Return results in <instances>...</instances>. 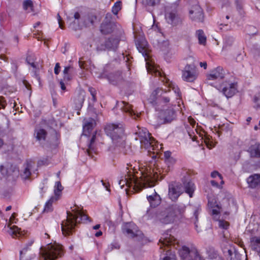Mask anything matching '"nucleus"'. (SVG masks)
Segmentation results:
<instances>
[{
  "label": "nucleus",
  "instance_id": "obj_1",
  "mask_svg": "<svg viewBox=\"0 0 260 260\" xmlns=\"http://www.w3.org/2000/svg\"><path fill=\"white\" fill-rule=\"evenodd\" d=\"M67 219L61 224V231L64 236L72 234L78 223L85 222L89 218L77 206L72 208L71 211H67Z\"/></svg>",
  "mask_w": 260,
  "mask_h": 260
},
{
  "label": "nucleus",
  "instance_id": "obj_2",
  "mask_svg": "<svg viewBox=\"0 0 260 260\" xmlns=\"http://www.w3.org/2000/svg\"><path fill=\"white\" fill-rule=\"evenodd\" d=\"M146 45V41L144 40H142L141 42H139V41H137V48L139 52L141 53L145 58V60L146 61V68L148 73L154 75L155 76L160 77L161 81L166 84V86L172 87L173 83L171 82H170L169 80L167 79L166 77H164L163 73H162L159 70V67L152 61L150 62L148 61L147 59L149 57V56L147 52Z\"/></svg>",
  "mask_w": 260,
  "mask_h": 260
},
{
  "label": "nucleus",
  "instance_id": "obj_3",
  "mask_svg": "<svg viewBox=\"0 0 260 260\" xmlns=\"http://www.w3.org/2000/svg\"><path fill=\"white\" fill-rule=\"evenodd\" d=\"M106 135L117 146L122 145L125 141L124 128L122 123H109L105 127Z\"/></svg>",
  "mask_w": 260,
  "mask_h": 260
},
{
  "label": "nucleus",
  "instance_id": "obj_4",
  "mask_svg": "<svg viewBox=\"0 0 260 260\" xmlns=\"http://www.w3.org/2000/svg\"><path fill=\"white\" fill-rule=\"evenodd\" d=\"M63 250L60 245L56 242L47 244L42 251L43 260H55L63 255Z\"/></svg>",
  "mask_w": 260,
  "mask_h": 260
},
{
  "label": "nucleus",
  "instance_id": "obj_5",
  "mask_svg": "<svg viewBox=\"0 0 260 260\" xmlns=\"http://www.w3.org/2000/svg\"><path fill=\"white\" fill-rule=\"evenodd\" d=\"M146 181L147 180H145V178L144 180L142 179L139 180L138 177L130 175L127 178L121 179L119 181V185L121 188H123L124 185H126L129 188H132L135 191H139L145 187Z\"/></svg>",
  "mask_w": 260,
  "mask_h": 260
},
{
  "label": "nucleus",
  "instance_id": "obj_6",
  "mask_svg": "<svg viewBox=\"0 0 260 260\" xmlns=\"http://www.w3.org/2000/svg\"><path fill=\"white\" fill-rule=\"evenodd\" d=\"M180 259L204 260L196 248L185 245L180 246Z\"/></svg>",
  "mask_w": 260,
  "mask_h": 260
},
{
  "label": "nucleus",
  "instance_id": "obj_7",
  "mask_svg": "<svg viewBox=\"0 0 260 260\" xmlns=\"http://www.w3.org/2000/svg\"><path fill=\"white\" fill-rule=\"evenodd\" d=\"M199 72L193 64H186L182 71V78L186 82H193L198 78Z\"/></svg>",
  "mask_w": 260,
  "mask_h": 260
},
{
  "label": "nucleus",
  "instance_id": "obj_8",
  "mask_svg": "<svg viewBox=\"0 0 260 260\" xmlns=\"http://www.w3.org/2000/svg\"><path fill=\"white\" fill-rule=\"evenodd\" d=\"M122 231L127 236L133 238H136L138 240L142 239L144 237L143 234L138 230L137 226L133 222L124 224L122 227Z\"/></svg>",
  "mask_w": 260,
  "mask_h": 260
},
{
  "label": "nucleus",
  "instance_id": "obj_9",
  "mask_svg": "<svg viewBox=\"0 0 260 260\" xmlns=\"http://www.w3.org/2000/svg\"><path fill=\"white\" fill-rule=\"evenodd\" d=\"M181 175H183L182 179L183 182L182 187L184 191L188 194L190 198H191L195 189L194 184L191 181L189 175L187 172L183 171V172L181 173Z\"/></svg>",
  "mask_w": 260,
  "mask_h": 260
},
{
  "label": "nucleus",
  "instance_id": "obj_10",
  "mask_svg": "<svg viewBox=\"0 0 260 260\" xmlns=\"http://www.w3.org/2000/svg\"><path fill=\"white\" fill-rule=\"evenodd\" d=\"M168 199L172 202L176 203L179 198V182L172 181L168 184Z\"/></svg>",
  "mask_w": 260,
  "mask_h": 260
},
{
  "label": "nucleus",
  "instance_id": "obj_11",
  "mask_svg": "<svg viewBox=\"0 0 260 260\" xmlns=\"http://www.w3.org/2000/svg\"><path fill=\"white\" fill-rule=\"evenodd\" d=\"M119 39L117 37H111L108 39H106L104 44L102 43L100 45H98L97 49L99 50H115L118 45Z\"/></svg>",
  "mask_w": 260,
  "mask_h": 260
},
{
  "label": "nucleus",
  "instance_id": "obj_12",
  "mask_svg": "<svg viewBox=\"0 0 260 260\" xmlns=\"http://www.w3.org/2000/svg\"><path fill=\"white\" fill-rule=\"evenodd\" d=\"M75 20H77L78 23V27L79 28L80 23L81 25L89 26L93 24L94 21L96 19V17L93 14H88L81 19L82 21L79 22L80 19V15L78 12H76L74 15Z\"/></svg>",
  "mask_w": 260,
  "mask_h": 260
},
{
  "label": "nucleus",
  "instance_id": "obj_13",
  "mask_svg": "<svg viewBox=\"0 0 260 260\" xmlns=\"http://www.w3.org/2000/svg\"><path fill=\"white\" fill-rule=\"evenodd\" d=\"M189 14L190 18L192 20L197 22H203L204 19L203 12L198 4H196L190 8Z\"/></svg>",
  "mask_w": 260,
  "mask_h": 260
},
{
  "label": "nucleus",
  "instance_id": "obj_14",
  "mask_svg": "<svg viewBox=\"0 0 260 260\" xmlns=\"http://www.w3.org/2000/svg\"><path fill=\"white\" fill-rule=\"evenodd\" d=\"M153 142L148 145H145V147L148 149V152L149 153L150 156L155 159L157 157V155L160 152L162 149V144H159L153 138H152Z\"/></svg>",
  "mask_w": 260,
  "mask_h": 260
},
{
  "label": "nucleus",
  "instance_id": "obj_15",
  "mask_svg": "<svg viewBox=\"0 0 260 260\" xmlns=\"http://www.w3.org/2000/svg\"><path fill=\"white\" fill-rule=\"evenodd\" d=\"M225 71L222 68L218 67L211 71L210 73L207 75L206 81L207 83L210 80H219L224 78Z\"/></svg>",
  "mask_w": 260,
  "mask_h": 260
},
{
  "label": "nucleus",
  "instance_id": "obj_16",
  "mask_svg": "<svg viewBox=\"0 0 260 260\" xmlns=\"http://www.w3.org/2000/svg\"><path fill=\"white\" fill-rule=\"evenodd\" d=\"M139 137V140L142 144L145 145H148V144L152 143V137L150 136V134L146 128H139L138 131L136 132Z\"/></svg>",
  "mask_w": 260,
  "mask_h": 260
},
{
  "label": "nucleus",
  "instance_id": "obj_17",
  "mask_svg": "<svg viewBox=\"0 0 260 260\" xmlns=\"http://www.w3.org/2000/svg\"><path fill=\"white\" fill-rule=\"evenodd\" d=\"M178 9L177 7H171L170 10L168 11L165 14V18L167 22L172 25L176 24L177 22Z\"/></svg>",
  "mask_w": 260,
  "mask_h": 260
},
{
  "label": "nucleus",
  "instance_id": "obj_18",
  "mask_svg": "<svg viewBox=\"0 0 260 260\" xmlns=\"http://www.w3.org/2000/svg\"><path fill=\"white\" fill-rule=\"evenodd\" d=\"M176 114L173 109H168L166 111H162L159 115L160 119L164 120L165 123L170 122L176 117Z\"/></svg>",
  "mask_w": 260,
  "mask_h": 260
},
{
  "label": "nucleus",
  "instance_id": "obj_19",
  "mask_svg": "<svg viewBox=\"0 0 260 260\" xmlns=\"http://www.w3.org/2000/svg\"><path fill=\"white\" fill-rule=\"evenodd\" d=\"M95 121L92 118L84 119L83 125V134L85 136H88L91 132L93 127L95 125Z\"/></svg>",
  "mask_w": 260,
  "mask_h": 260
},
{
  "label": "nucleus",
  "instance_id": "obj_20",
  "mask_svg": "<svg viewBox=\"0 0 260 260\" xmlns=\"http://www.w3.org/2000/svg\"><path fill=\"white\" fill-rule=\"evenodd\" d=\"M147 199L150 204V206L152 208H155L161 203V198L159 194L154 190L153 193L151 195H147Z\"/></svg>",
  "mask_w": 260,
  "mask_h": 260
},
{
  "label": "nucleus",
  "instance_id": "obj_21",
  "mask_svg": "<svg viewBox=\"0 0 260 260\" xmlns=\"http://www.w3.org/2000/svg\"><path fill=\"white\" fill-rule=\"evenodd\" d=\"M176 217V214L175 211L171 208H168L167 210V214L160 220L163 223L169 224L173 222Z\"/></svg>",
  "mask_w": 260,
  "mask_h": 260
},
{
  "label": "nucleus",
  "instance_id": "obj_22",
  "mask_svg": "<svg viewBox=\"0 0 260 260\" xmlns=\"http://www.w3.org/2000/svg\"><path fill=\"white\" fill-rule=\"evenodd\" d=\"M249 186L252 188L260 186V174H255L250 176L247 179Z\"/></svg>",
  "mask_w": 260,
  "mask_h": 260
},
{
  "label": "nucleus",
  "instance_id": "obj_23",
  "mask_svg": "<svg viewBox=\"0 0 260 260\" xmlns=\"http://www.w3.org/2000/svg\"><path fill=\"white\" fill-rule=\"evenodd\" d=\"M75 73V69L73 67L71 66L65 67L63 71V80L64 81L71 80Z\"/></svg>",
  "mask_w": 260,
  "mask_h": 260
},
{
  "label": "nucleus",
  "instance_id": "obj_24",
  "mask_svg": "<svg viewBox=\"0 0 260 260\" xmlns=\"http://www.w3.org/2000/svg\"><path fill=\"white\" fill-rule=\"evenodd\" d=\"M122 103L123 106L121 107V109H122L124 112L128 113V114L134 119H136L137 117L139 116L140 114L135 113L132 108V105H129L128 103L125 102H122Z\"/></svg>",
  "mask_w": 260,
  "mask_h": 260
},
{
  "label": "nucleus",
  "instance_id": "obj_25",
  "mask_svg": "<svg viewBox=\"0 0 260 260\" xmlns=\"http://www.w3.org/2000/svg\"><path fill=\"white\" fill-rule=\"evenodd\" d=\"M236 90L234 84L230 83L223 88L222 91L225 96L229 98L232 97L235 94Z\"/></svg>",
  "mask_w": 260,
  "mask_h": 260
},
{
  "label": "nucleus",
  "instance_id": "obj_26",
  "mask_svg": "<svg viewBox=\"0 0 260 260\" xmlns=\"http://www.w3.org/2000/svg\"><path fill=\"white\" fill-rule=\"evenodd\" d=\"M114 24L112 22H103L101 25V31L104 34H108L113 31Z\"/></svg>",
  "mask_w": 260,
  "mask_h": 260
},
{
  "label": "nucleus",
  "instance_id": "obj_27",
  "mask_svg": "<svg viewBox=\"0 0 260 260\" xmlns=\"http://www.w3.org/2000/svg\"><path fill=\"white\" fill-rule=\"evenodd\" d=\"M248 151L251 157H260V144L255 143L251 145L248 149Z\"/></svg>",
  "mask_w": 260,
  "mask_h": 260
},
{
  "label": "nucleus",
  "instance_id": "obj_28",
  "mask_svg": "<svg viewBox=\"0 0 260 260\" xmlns=\"http://www.w3.org/2000/svg\"><path fill=\"white\" fill-rule=\"evenodd\" d=\"M35 135L37 140L40 142H44L47 136V132L43 128H36Z\"/></svg>",
  "mask_w": 260,
  "mask_h": 260
},
{
  "label": "nucleus",
  "instance_id": "obj_29",
  "mask_svg": "<svg viewBox=\"0 0 260 260\" xmlns=\"http://www.w3.org/2000/svg\"><path fill=\"white\" fill-rule=\"evenodd\" d=\"M85 94L84 92H80L77 96L74 99V102L76 108H81L84 101Z\"/></svg>",
  "mask_w": 260,
  "mask_h": 260
},
{
  "label": "nucleus",
  "instance_id": "obj_30",
  "mask_svg": "<svg viewBox=\"0 0 260 260\" xmlns=\"http://www.w3.org/2000/svg\"><path fill=\"white\" fill-rule=\"evenodd\" d=\"M209 206L212 208V215L215 220H218L217 216L220 213L221 207L218 205H215L212 202L209 201Z\"/></svg>",
  "mask_w": 260,
  "mask_h": 260
},
{
  "label": "nucleus",
  "instance_id": "obj_31",
  "mask_svg": "<svg viewBox=\"0 0 260 260\" xmlns=\"http://www.w3.org/2000/svg\"><path fill=\"white\" fill-rule=\"evenodd\" d=\"M123 78L121 73L117 72L115 74H111L109 76L110 82L112 84H116L122 81Z\"/></svg>",
  "mask_w": 260,
  "mask_h": 260
},
{
  "label": "nucleus",
  "instance_id": "obj_32",
  "mask_svg": "<svg viewBox=\"0 0 260 260\" xmlns=\"http://www.w3.org/2000/svg\"><path fill=\"white\" fill-rule=\"evenodd\" d=\"M57 198H55L53 197H52L45 204L44 209V212H51L53 210V206L52 204L53 203L57 201Z\"/></svg>",
  "mask_w": 260,
  "mask_h": 260
},
{
  "label": "nucleus",
  "instance_id": "obj_33",
  "mask_svg": "<svg viewBox=\"0 0 260 260\" xmlns=\"http://www.w3.org/2000/svg\"><path fill=\"white\" fill-rule=\"evenodd\" d=\"M196 36L198 39L200 44L205 45L206 43V37L202 29L198 30L196 31Z\"/></svg>",
  "mask_w": 260,
  "mask_h": 260
},
{
  "label": "nucleus",
  "instance_id": "obj_34",
  "mask_svg": "<svg viewBox=\"0 0 260 260\" xmlns=\"http://www.w3.org/2000/svg\"><path fill=\"white\" fill-rule=\"evenodd\" d=\"M63 189V187L61 185L60 182H56L54 186V192L55 196L54 197L57 198V199H58Z\"/></svg>",
  "mask_w": 260,
  "mask_h": 260
},
{
  "label": "nucleus",
  "instance_id": "obj_35",
  "mask_svg": "<svg viewBox=\"0 0 260 260\" xmlns=\"http://www.w3.org/2000/svg\"><path fill=\"white\" fill-rule=\"evenodd\" d=\"M96 137V133H94L92 136L91 139H90V143L88 145V148L87 149V152L89 156H91L92 152H95L94 147L93 146V144L95 142Z\"/></svg>",
  "mask_w": 260,
  "mask_h": 260
},
{
  "label": "nucleus",
  "instance_id": "obj_36",
  "mask_svg": "<svg viewBox=\"0 0 260 260\" xmlns=\"http://www.w3.org/2000/svg\"><path fill=\"white\" fill-rule=\"evenodd\" d=\"M234 42V38L233 37H226L224 39L223 50H226L229 47H231Z\"/></svg>",
  "mask_w": 260,
  "mask_h": 260
},
{
  "label": "nucleus",
  "instance_id": "obj_37",
  "mask_svg": "<svg viewBox=\"0 0 260 260\" xmlns=\"http://www.w3.org/2000/svg\"><path fill=\"white\" fill-rule=\"evenodd\" d=\"M20 229L18 228L17 226L13 225L9 228L8 232L10 235L14 237L20 235Z\"/></svg>",
  "mask_w": 260,
  "mask_h": 260
},
{
  "label": "nucleus",
  "instance_id": "obj_38",
  "mask_svg": "<svg viewBox=\"0 0 260 260\" xmlns=\"http://www.w3.org/2000/svg\"><path fill=\"white\" fill-rule=\"evenodd\" d=\"M121 2L117 1L112 8V12L114 15H117L118 12L121 9Z\"/></svg>",
  "mask_w": 260,
  "mask_h": 260
},
{
  "label": "nucleus",
  "instance_id": "obj_39",
  "mask_svg": "<svg viewBox=\"0 0 260 260\" xmlns=\"http://www.w3.org/2000/svg\"><path fill=\"white\" fill-rule=\"evenodd\" d=\"M30 174L31 173L30 171L29 166L27 165L24 168L22 173L21 174V176L23 179H26L28 178Z\"/></svg>",
  "mask_w": 260,
  "mask_h": 260
},
{
  "label": "nucleus",
  "instance_id": "obj_40",
  "mask_svg": "<svg viewBox=\"0 0 260 260\" xmlns=\"http://www.w3.org/2000/svg\"><path fill=\"white\" fill-rule=\"evenodd\" d=\"M120 248V246L117 242H113L108 246L106 250L107 252H110L113 249H118Z\"/></svg>",
  "mask_w": 260,
  "mask_h": 260
},
{
  "label": "nucleus",
  "instance_id": "obj_41",
  "mask_svg": "<svg viewBox=\"0 0 260 260\" xmlns=\"http://www.w3.org/2000/svg\"><path fill=\"white\" fill-rule=\"evenodd\" d=\"M253 247L255 250L258 252H260V238H253Z\"/></svg>",
  "mask_w": 260,
  "mask_h": 260
},
{
  "label": "nucleus",
  "instance_id": "obj_42",
  "mask_svg": "<svg viewBox=\"0 0 260 260\" xmlns=\"http://www.w3.org/2000/svg\"><path fill=\"white\" fill-rule=\"evenodd\" d=\"M32 7L33 3L31 0H25L23 3V7L25 10H27L29 8L31 9Z\"/></svg>",
  "mask_w": 260,
  "mask_h": 260
},
{
  "label": "nucleus",
  "instance_id": "obj_43",
  "mask_svg": "<svg viewBox=\"0 0 260 260\" xmlns=\"http://www.w3.org/2000/svg\"><path fill=\"white\" fill-rule=\"evenodd\" d=\"M218 222L219 227L223 229H227L229 226V222L223 220H218Z\"/></svg>",
  "mask_w": 260,
  "mask_h": 260
},
{
  "label": "nucleus",
  "instance_id": "obj_44",
  "mask_svg": "<svg viewBox=\"0 0 260 260\" xmlns=\"http://www.w3.org/2000/svg\"><path fill=\"white\" fill-rule=\"evenodd\" d=\"M88 91L92 96V100L93 101V102H95L96 101V90L93 87H89L88 88Z\"/></svg>",
  "mask_w": 260,
  "mask_h": 260
},
{
  "label": "nucleus",
  "instance_id": "obj_45",
  "mask_svg": "<svg viewBox=\"0 0 260 260\" xmlns=\"http://www.w3.org/2000/svg\"><path fill=\"white\" fill-rule=\"evenodd\" d=\"M176 162V160L173 158H169V159H165L166 164L168 166V167H171Z\"/></svg>",
  "mask_w": 260,
  "mask_h": 260
},
{
  "label": "nucleus",
  "instance_id": "obj_46",
  "mask_svg": "<svg viewBox=\"0 0 260 260\" xmlns=\"http://www.w3.org/2000/svg\"><path fill=\"white\" fill-rule=\"evenodd\" d=\"M251 51L254 55H258L260 53V46H253L251 49Z\"/></svg>",
  "mask_w": 260,
  "mask_h": 260
},
{
  "label": "nucleus",
  "instance_id": "obj_47",
  "mask_svg": "<svg viewBox=\"0 0 260 260\" xmlns=\"http://www.w3.org/2000/svg\"><path fill=\"white\" fill-rule=\"evenodd\" d=\"M170 100V98L162 96V98L157 99V102L160 103L162 102L167 103L169 102Z\"/></svg>",
  "mask_w": 260,
  "mask_h": 260
},
{
  "label": "nucleus",
  "instance_id": "obj_48",
  "mask_svg": "<svg viewBox=\"0 0 260 260\" xmlns=\"http://www.w3.org/2000/svg\"><path fill=\"white\" fill-rule=\"evenodd\" d=\"M167 92V91L162 90L161 88H157L154 92L153 94L157 96H162V92Z\"/></svg>",
  "mask_w": 260,
  "mask_h": 260
},
{
  "label": "nucleus",
  "instance_id": "obj_49",
  "mask_svg": "<svg viewBox=\"0 0 260 260\" xmlns=\"http://www.w3.org/2000/svg\"><path fill=\"white\" fill-rule=\"evenodd\" d=\"M27 250V248H24L20 252V260H27L24 258V255L25 254Z\"/></svg>",
  "mask_w": 260,
  "mask_h": 260
},
{
  "label": "nucleus",
  "instance_id": "obj_50",
  "mask_svg": "<svg viewBox=\"0 0 260 260\" xmlns=\"http://www.w3.org/2000/svg\"><path fill=\"white\" fill-rule=\"evenodd\" d=\"M7 103L3 98L0 97V109H5Z\"/></svg>",
  "mask_w": 260,
  "mask_h": 260
},
{
  "label": "nucleus",
  "instance_id": "obj_51",
  "mask_svg": "<svg viewBox=\"0 0 260 260\" xmlns=\"http://www.w3.org/2000/svg\"><path fill=\"white\" fill-rule=\"evenodd\" d=\"M146 2L148 5L153 6L158 3L159 0H146Z\"/></svg>",
  "mask_w": 260,
  "mask_h": 260
},
{
  "label": "nucleus",
  "instance_id": "obj_52",
  "mask_svg": "<svg viewBox=\"0 0 260 260\" xmlns=\"http://www.w3.org/2000/svg\"><path fill=\"white\" fill-rule=\"evenodd\" d=\"M211 176L212 178H215L217 176H218L220 179H222V176L217 171L213 172L211 173Z\"/></svg>",
  "mask_w": 260,
  "mask_h": 260
},
{
  "label": "nucleus",
  "instance_id": "obj_53",
  "mask_svg": "<svg viewBox=\"0 0 260 260\" xmlns=\"http://www.w3.org/2000/svg\"><path fill=\"white\" fill-rule=\"evenodd\" d=\"M60 65L59 63H56L54 68V73L58 75L59 73Z\"/></svg>",
  "mask_w": 260,
  "mask_h": 260
},
{
  "label": "nucleus",
  "instance_id": "obj_54",
  "mask_svg": "<svg viewBox=\"0 0 260 260\" xmlns=\"http://www.w3.org/2000/svg\"><path fill=\"white\" fill-rule=\"evenodd\" d=\"M27 62L34 69H37L36 64L34 62H31L30 59L28 57L26 58Z\"/></svg>",
  "mask_w": 260,
  "mask_h": 260
},
{
  "label": "nucleus",
  "instance_id": "obj_55",
  "mask_svg": "<svg viewBox=\"0 0 260 260\" xmlns=\"http://www.w3.org/2000/svg\"><path fill=\"white\" fill-rule=\"evenodd\" d=\"M200 211H201V208L200 207H197L196 209V210H194V215L195 216L197 220H198V215L200 213Z\"/></svg>",
  "mask_w": 260,
  "mask_h": 260
},
{
  "label": "nucleus",
  "instance_id": "obj_56",
  "mask_svg": "<svg viewBox=\"0 0 260 260\" xmlns=\"http://www.w3.org/2000/svg\"><path fill=\"white\" fill-rule=\"evenodd\" d=\"M112 18V15L110 13H107L105 17V20L104 22H111L110 20Z\"/></svg>",
  "mask_w": 260,
  "mask_h": 260
},
{
  "label": "nucleus",
  "instance_id": "obj_57",
  "mask_svg": "<svg viewBox=\"0 0 260 260\" xmlns=\"http://www.w3.org/2000/svg\"><path fill=\"white\" fill-rule=\"evenodd\" d=\"M171 153L170 151H167L165 152L164 156L165 157V159H169V158H171L172 157H171Z\"/></svg>",
  "mask_w": 260,
  "mask_h": 260
},
{
  "label": "nucleus",
  "instance_id": "obj_58",
  "mask_svg": "<svg viewBox=\"0 0 260 260\" xmlns=\"http://www.w3.org/2000/svg\"><path fill=\"white\" fill-rule=\"evenodd\" d=\"M188 122L190 123V125H191L192 126H194V125L196 124L195 120L190 116L188 118Z\"/></svg>",
  "mask_w": 260,
  "mask_h": 260
},
{
  "label": "nucleus",
  "instance_id": "obj_59",
  "mask_svg": "<svg viewBox=\"0 0 260 260\" xmlns=\"http://www.w3.org/2000/svg\"><path fill=\"white\" fill-rule=\"evenodd\" d=\"M57 20H58L59 26V27L61 28L62 29L63 27H62V24H61V17L60 16L59 14H57Z\"/></svg>",
  "mask_w": 260,
  "mask_h": 260
},
{
  "label": "nucleus",
  "instance_id": "obj_60",
  "mask_svg": "<svg viewBox=\"0 0 260 260\" xmlns=\"http://www.w3.org/2000/svg\"><path fill=\"white\" fill-rule=\"evenodd\" d=\"M47 187L43 185L42 187L40 188L41 191L40 193L42 194V196H43L44 193L47 190Z\"/></svg>",
  "mask_w": 260,
  "mask_h": 260
},
{
  "label": "nucleus",
  "instance_id": "obj_61",
  "mask_svg": "<svg viewBox=\"0 0 260 260\" xmlns=\"http://www.w3.org/2000/svg\"><path fill=\"white\" fill-rule=\"evenodd\" d=\"M160 243V248H161L162 246H166V247L168 248V246L167 245V243L166 241H162L161 239H160L159 241Z\"/></svg>",
  "mask_w": 260,
  "mask_h": 260
},
{
  "label": "nucleus",
  "instance_id": "obj_62",
  "mask_svg": "<svg viewBox=\"0 0 260 260\" xmlns=\"http://www.w3.org/2000/svg\"><path fill=\"white\" fill-rule=\"evenodd\" d=\"M200 65L201 67H203L204 69H206L207 67V64L206 62H201L200 63Z\"/></svg>",
  "mask_w": 260,
  "mask_h": 260
},
{
  "label": "nucleus",
  "instance_id": "obj_63",
  "mask_svg": "<svg viewBox=\"0 0 260 260\" xmlns=\"http://www.w3.org/2000/svg\"><path fill=\"white\" fill-rule=\"evenodd\" d=\"M60 85L61 89L62 90H66L65 85H64L63 82L62 81H61V80L60 81Z\"/></svg>",
  "mask_w": 260,
  "mask_h": 260
},
{
  "label": "nucleus",
  "instance_id": "obj_64",
  "mask_svg": "<svg viewBox=\"0 0 260 260\" xmlns=\"http://www.w3.org/2000/svg\"><path fill=\"white\" fill-rule=\"evenodd\" d=\"M259 99H260V93L258 94V96H255L254 98V100L255 103L258 102Z\"/></svg>",
  "mask_w": 260,
  "mask_h": 260
}]
</instances>
